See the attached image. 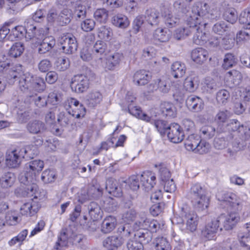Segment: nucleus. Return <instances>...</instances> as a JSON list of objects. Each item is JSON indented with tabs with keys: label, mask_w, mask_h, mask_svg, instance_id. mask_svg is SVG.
<instances>
[{
	"label": "nucleus",
	"mask_w": 250,
	"mask_h": 250,
	"mask_svg": "<svg viewBox=\"0 0 250 250\" xmlns=\"http://www.w3.org/2000/svg\"><path fill=\"white\" fill-rule=\"evenodd\" d=\"M219 17L217 8L209 5L206 2L198 1L192 6L187 16L186 22L191 29V33H194L193 41L195 44L202 45L207 40V34L202 31L207 23L202 22V20L216 21Z\"/></svg>",
	"instance_id": "obj_1"
},
{
	"label": "nucleus",
	"mask_w": 250,
	"mask_h": 250,
	"mask_svg": "<svg viewBox=\"0 0 250 250\" xmlns=\"http://www.w3.org/2000/svg\"><path fill=\"white\" fill-rule=\"evenodd\" d=\"M216 196L218 200L221 202L222 206L226 207L227 210L234 212L229 214H222L217 218L220 225L225 230L231 229L239 220L236 212L242 210L245 202L232 192L222 191L219 192Z\"/></svg>",
	"instance_id": "obj_2"
},
{
	"label": "nucleus",
	"mask_w": 250,
	"mask_h": 250,
	"mask_svg": "<svg viewBox=\"0 0 250 250\" xmlns=\"http://www.w3.org/2000/svg\"><path fill=\"white\" fill-rule=\"evenodd\" d=\"M7 78L9 79H20L19 87L23 92H41L43 91L46 87L43 78L34 76L28 72L23 73L22 71V66L20 64H16L8 70Z\"/></svg>",
	"instance_id": "obj_3"
},
{
	"label": "nucleus",
	"mask_w": 250,
	"mask_h": 250,
	"mask_svg": "<svg viewBox=\"0 0 250 250\" xmlns=\"http://www.w3.org/2000/svg\"><path fill=\"white\" fill-rule=\"evenodd\" d=\"M25 37L27 40L32 41L35 46L37 45V52L39 54H44L49 52L56 44V40L53 37H44L43 29H37L35 25L27 27Z\"/></svg>",
	"instance_id": "obj_4"
},
{
	"label": "nucleus",
	"mask_w": 250,
	"mask_h": 250,
	"mask_svg": "<svg viewBox=\"0 0 250 250\" xmlns=\"http://www.w3.org/2000/svg\"><path fill=\"white\" fill-rule=\"evenodd\" d=\"M189 196L196 210L202 211L208 208L209 198L207 196L206 189L200 184L196 183L191 187Z\"/></svg>",
	"instance_id": "obj_5"
},
{
	"label": "nucleus",
	"mask_w": 250,
	"mask_h": 250,
	"mask_svg": "<svg viewBox=\"0 0 250 250\" xmlns=\"http://www.w3.org/2000/svg\"><path fill=\"white\" fill-rule=\"evenodd\" d=\"M173 223L182 224H186V229L188 231L193 232L196 229L198 224L197 215L193 211L189 210L186 206L182 207L180 212L179 217H175L172 220Z\"/></svg>",
	"instance_id": "obj_6"
},
{
	"label": "nucleus",
	"mask_w": 250,
	"mask_h": 250,
	"mask_svg": "<svg viewBox=\"0 0 250 250\" xmlns=\"http://www.w3.org/2000/svg\"><path fill=\"white\" fill-rule=\"evenodd\" d=\"M44 167V162L40 160H35L27 163L24 168V172L21 173L19 179L21 182L28 181L34 182L37 181L40 172Z\"/></svg>",
	"instance_id": "obj_7"
},
{
	"label": "nucleus",
	"mask_w": 250,
	"mask_h": 250,
	"mask_svg": "<svg viewBox=\"0 0 250 250\" xmlns=\"http://www.w3.org/2000/svg\"><path fill=\"white\" fill-rule=\"evenodd\" d=\"M128 224H125L124 226H121L119 228L120 232L123 231L124 234L126 236H133L134 239H138V241L142 243H148L151 241L152 235L151 233L144 227H139L137 229L135 228L134 225H133V231H132L129 228Z\"/></svg>",
	"instance_id": "obj_8"
},
{
	"label": "nucleus",
	"mask_w": 250,
	"mask_h": 250,
	"mask_svg": "<svg viewBox=\"0 0 250 250\" xmlns=\"http://www.w3.org/2000/svg\"><path fill=\"white\" fill-rule=\"evenodd\" d=\"M29 147H17L8 149L6 154V165L11 168H16L21 163L22 160L29 152Z\"/></svg>",
	"instance_id": "obj_9"
},
{
	"label": "nucleus",
	"mask_w": 250,
	"mask_h": 250,
	"mask_svg": "<svg viewBox=\"0 0 250 250\" xmlns=\"http://www.w3.org/2000/svg\"><path fill=\"white\" fill-rule=\"evenodd\" d=\"M239 21L244 25V30H241L237 34V42L247 40L250 38V9H246L241 12Z\"/></svg>",
	"instance_id": "obj_10"
},
{
	"label": "nucleus",
	"mask_w": 250,
	"mask_h": 250,
	"mask_svg": "<svg viewBox=\"0 0 250 250\" xmlns=\"http://www.w3.org/2000/svg\"><path fill=\"white\" fill-rule=\"evenodd\" d=\"M103 191V188L98 183L97 180L93 179L87 191L82 192L79 196L78 201L81 203H83L87 200L98 198L102 195Z\"/></svg>",
	"instance_id": "obj_11"
},
{
	"label": "nucleus",
	"mask_w": 250,
	"mask_h": 250,
	"mask_svg": "<svg viewBox=\"0 0 250 250\" xmlns=\"http://www.w3.org/2000/svg\"><path fill=\"white\" fill-rule=\"evenodd\" d=\"M62 49L66 54L74 53L78 47V43L76 38L72 34L67 33L63 34L59 39Z\"/></svg>",
	"instance_id": "obj_12"
},
{
	"label": "nucleus",
	"mask_w": 250,
	"mask_h": 250,
	"mask_svg": "<svg viewBox=\"0 0 250 250\" xmlns=\"http://www.w3.org/2000/svg\"><path fill=\"white\" fill-rule=\"evenodd\" d=\"M71 87L77 93H83L89 87V80L85 75H76L71 79Z\"/></svg>",
	"instance_id": "obj_13"
},
{
	"label": "nucleus",
	"mask_w": 250,
	"mask_h": 250,
	"mask_svg": "<svg viewBox=\"0 0 250 250\" xmlns=\"http://www.w3.org/2000/svg\"><path fill=\"white\" fill-rule=\"evenodd\" d=\"M170 89V81L166 78H157L147 86L148 92H153L158 90L161 93L166 94Z\"/></svg>",
	"instance_id": "obj_14"
},
{
	"label": "nucleus",
	"mask_w": 250,
	"mask_h": 250,
	"mask_svg": "<svg viewBox=\"0 0 250 250\" xmlns=\"http://www.w3.org/2000/svg\"><path fill=\"white\" fill-rule=\"evenodd\" d=\"M164 224L159 223L157 220L146 218L145 217H141L135 223V228L144 227L146 228L151 233L156 232L159 229H162Z\"/></svg>",
	"instance_id": "obj_15"
},
{
	"label": "nucleus",
	"mask_w": 250,
	"mask_h": 250,
	"mask_svg": "<svg viewBox=\"0 0 250 250\" xmlns=\"http://www.w3.org/2000/svg\"><path fill=\"white\" fill-rule=\"evenodd\" d=\"M168 139L174 143L181 142L184 138V134L181 126L177 124H171L167 131Z\"/></svg>",
	"instance_id": "obj_16"
},
{
	"label": "nucleus",
	"mask_w": 250,
	"mask_h": 250,
	"mask_svg": "<svg viewBox=\"0 0 250 250\" xmlns=\"http://www.w3.org/2000/svg\"><path fill=\"white\" fill-rule=\"evenodd\" d=\"M219 228L220 230L223 229L217 218H214L207 224L205 229L202 231V235L208 240L214 239Z\"/></svg>",
	"instance_id": "obj_17"
},
{
	"label": "nucleus",
	"mask_w": 250,
	"mask_h": 250,
	"mask_svg": "<svg viewBox=\"0 0 250 250\" xmlns=\"http://www.w3.org/2000/svg\"><path fill=\"white\" fill-rule=\"evenodd\" d=\"M145 121L153 125L157 131L161 135L165 134L168 130L169 125H168L166 121L158 119L156 116L144 115Z\"/></svg>",
	"instance_id": "obj_18"
},
{
	"label": "nucleus",
	"mask_w": 250,
	"mask_h": 250,
	"mask_svg": "<svg viewBox=\"0 0 250 250\" xmlns=\"http://www.w3.org/2000/svg\"><path fill=\"white\" fill-rule=\"evenodd\" d=\"M140 178L142 187L146 191H150L156 184V177L151 171L143 172Z\"/></svg>",
	"instance_id": "obj_19"
},
{
	"label": "nucleus",
	"mask_w": 250,
	"mask_h": 250,
	"mask_svg": "<svg viewBox=\"0 0 250 250\" xmlns=\"http://www.w3.org/2000/svg\"><path fill=\"white\" fill-rule=\"evenodd\" d=\"M186 105L188 108L193 112H199L202 110L204 106L202 100L195 96H189L186 100Z\"/></svg>",
	"instance_id": "obj_20"
},
{
	"label": "nucleus",
	"mask_w": 250,
	"mask_h": 250,
	"mask_svg": "<svg viewBox=\"0 0 250 250\" xmlns=\"http://www.w3.org/2000/svg\"><path fill=\"white\" fill-rule=\"evenodd\" d=\"M191 59L196 63H204L208 58V52L205 49L198 47L193 49L191 53Z\"/></svg>",
	"instance_id": "obj_21"
},
{
	"label": "nucleus",
	"mask_w": 250,
	"mask_h": 250,
	"mask_svg": "<svg viewBox=\"0 0 250 250\" xmlns=\"http://www.w3.org/2000/svg\"><path fill=\"white\" fill-rule=\"evenodd\" d=\"M124 243L123 237L119 235L108 236L103 242L104 246L106 249L113 250L120 247Z\"/></svg>",
	"instance_id": "obj_22"
},
{
	"label": "nucleus",
	"mask_w": 250,
	"mask_h": 250,
	"mask_svg": "<svg viewBox=\"0 0 250 250\" xmlns=\"http://www.w3.org/2000/svg\"><path fill=\"white\" fill-rule=\"evenodd\" d=\"M40 205L32 199L31 202L23 204L21 207V214L26 216H32L37 212L40 208Z\"/></svg>",
	"instance_id": "obj_23"
},
{
	"label": "nucleus",
	"mask_w": 250,
	"mask_h": 250,
	"mask_svg": "<svg viewBox=\"0 0 250 250\" xmlns=\"http://www.w3.org/2000/svg\"><path fill=\"white\" fill-rule=\"evenodd\" d=\"M145 18L147 23L151 26L158 25L161 21L159 12L155 8H149L145 12Z\"/></svg>",
	"instance_id": "obj_24"
},
{
	"label": "nucleus",
	"mask_w": 250,
	"mask_h": 250,
	"mask_svg": "<svg viewBox=\"0 0 250 250\" xmlns=\"http://www.w3.org/2000/svg\"><path fill=\"white\" fill-rule=\"evenodd\" d=\"M123 58L122 53L115 52L109 55L106 59L104 68L107 70H113L118 65Z\"/></svg>",
	"instance_id": "obj_25"
},
{
	"label": "nucleus",
	"mask_w": 250,
	"mask_h": 250,
	"mask_svg": "<svg viewBox=\"0 0 250 250\" xmlns=\"http://www.w3.org/2000/svg\"><path fill=\"white\" fill-rule=\"evenodd\" d=\"M105 188L109 193L115 197H121L122 195L121 188L118 187L117 181L112 178L106 180Z\"/></svg>",
	"instance_id": "obj_26"
},
{
	"label": "nucleus",
	"mask_w": 250,
	"mask_h": 250,
	"mask_svg": "<svg viewBox=\"0 0 250 250\" xmlns=\"http://www.w3.org/2000/svg\"><path fill=\"white\" fill-rule=\"evenodd\" d=\"M103 98V95L100 91L92 90L86 96V104L89 107H95L101 103Z\"/></svg>",
	"instance_id": "obj_27"
},
{
	"label": "nucleus",
	"mask_w": 250,
	"mask_h": 250,
	"mask_svg": "<svg viewBox=\"0 0 250 250\" xmlns=\"http://www.w3.org/2000/svg\"><path fill=\"white\" fill-rule=\"evenodd\" d=\"M151 79L148 72L144 70L137 71L133 76V82L137 85H144L147 84Z\"/></svg>",
	"instance_id": "obj_28"
},
{
	"label": "nucleus",
	"mask_w": 250,
	"mask_h": 250,
	"mask_svg": "<svg viewBox=\"0 0 250 250\" xmlns=\"http://www.w3.org/2000/svg\"><path fill=\"white\" fill-rule=\"evenodd\" d=\"M230 87H233L238 85L242 80V75L241 73L236 70H232L228 72L226 75Z\"/></svg>",
	"instance_id": "obj_29"
},
{
	"label": "nucleus",
	"mask_w": 250,
	"mask_h": 250,
	"mask_svg": "<svg viewBox=\"0 0 250 250\" xmlns=\"http://www.w3.org/2000/svg\"><path fill=\"white\" fill-rule=\"evenodd\" d=\"M107 52L106 44L101 41H97L93 46L92 53L95 57L102 59Z\"/></svg>",
	"instance_id": "obj_30"
},
{
	"label": "nucleus",
	"mask_w": 250,
	"mask_h": 250,
	"mask_svg": "<svg viewBox=\"0 0 250 250\" xmlns=\"http://www.w3.org/2000/svg\"><path fill=\"white\" fill-rule=\"evenodd\" d=\"M173 10L177 13L186 14L185 21H186L187 16L191 11H188L189 5L185 0H175L173 3Z\"/></svg>",
	"instance_id": "obj_31"
},
{
	"label": "nucleus",
	"mask_w": 250,
	"mask_h": 250,
	"mask_svg": "<svg viewBox=\"0 0 250 250\" xmlns=\"http://www.w3.org/2000/svg\"><path fill=\"white\" fill-rule=\"evenodd\" d=\"M155 40L161 42H167L170 38V33L167 28H158L154 32L153 35Z\"/></svg>",
	"instance_id": "obj_32"
},
{
	"label": "nucleus",
	"mask_w": 250,
	"mask_h": 250,
	"mask_svg": "<svg viewBox=\"0 0 250 250\" xmlns=\"http://www.w3.org/2000/svg\"><path fill=\"white\" fill-rule=\"evenodd\" d=\"M116 218L112 216L106 217L103 221L101 230L104 233L110 232L115 228Z\"/></svg>",
	"instance_id": "obj_33"
},
{
	"label": "nucleus",
	"mask_w": 250,
	"mask_h": 250,
	"mask_svg": "<svg viewBox=\"0 0 250 250\" xmlns=\"http://www.w3.org/2000/svg\"><path fill=\"white\" fill-rule=\"evenodd\" d=\"M98 38L105 41H110L113 36L112 29L106 25H102L97 29Z\"/></svg>",
	"instance_id": "obj_34"
},
{
	"label": "nucleus",
	"mask_w": 250,
	"mask_h": 250,
	"mask_svg": "<svg viewBox=\"0 0 250 250\" xmlns=\"http://www.w3.org/2000/svg\"><path fill=\"white\" fill-rule=\"evenodd\" d=\"M89 214L94 221L98 220L102 216V211L98 204L94 202H91L88 206Z\"/></svg>",
	"instance_id": "obj_35"
},
{
	"label": "nucleus",
	"mask_w": 250,
	"mask_h": 250,
	"mask_svg": "<svg viewBox=\"0 0 250 250\" xmlns=\"http://www.w3.org/2000/svg\"><path fill=\"white\" fill-rule=\"evenodd\" d=\"M31 25H27L26 29L22 26H15L9 33V35L8 36V39L11 41H14L21 38L23 36L25 31V33L26 32L27 27H30Z\"/></svg>",
	"instance_id": "obj_36"
},
{
	"label": "nucleus",
	"mask_w": 250,
	"mask_h": 250,
	"mask_svg": "<svg viewBox=\"0 0 250 250\" xmlns=\"http://www.w3.org/2000/svg\"><path fill=\"white\" fill-rule=\"evenodd\" d=\"M112 23L115 26L122 28H126L129 24L127 17L121 14L115 15L112 17Z\"/></svg>",
	"instance_id": "obj_37"
},
{
	"label": "nucleus",
	"mask_w": 250,
	"mask_h": 250,
	"mask_svg": "<svg viewBox=\"0 0 250 250\" xmlns=\"http://www.w3.org/2000/svg\"><path fill=\"white\" fill-rule=\"evenodd\" d=\"M162 16L164 17L166 25L169 28L175 26L179 21V19L174 17L168 9L165 8L162 12Z\"/></svg>",
	"instance_id": "obj_38"
},
{
	"label": "nucleus",
	"mask_w": 250,
	"mask_h": 250,
	"mask_svg": "<svg viewBox=\"0 0 250 250\" xmlns=\"http://www.w3.org/2000/svg\"><path fill=\"white\" fill-rule=\"evenodd\" d=\"M16 180L15 174L12 172H7L0 178V184L3 188L11 187Z\"/></svg>",
	"instance_id": "obj_39"
},
{
	"label": "nucleus",
	"mask_w": 250,
	"mask_h": 250,
	"mask_svg": "<svg viewBox=\"0 0 250 250\" xmlns=\"http://www.w3.org/2000/svg\"><path fill=\"white\" fill-rule=\"evenodd\" d=\"M172 75L175 78L182 77L186 72V67L184 63L179 62H174L171 66Z\"/></svg>",
	"instance_id": "obj_40"
},
{
	"label": "nucleus",
	"mask_w": 250,
	"mask_h": 250,
	"mask_svg": "<svg viewBox=\"0 0 250 250\" xmlns=\"http://www.w3.org/2000/svg\"><path fill=\"white\" fill-rule=\"evenodd\" d=\"M241 126L240 123L237 120L232 119L230 120L228 123L226 129L224 128H222V127L220 128H218L217 129V132L219 133L226 131H228L229 132H235L238 130V132H240Z\"/></svg>",
	"instance_id": "obj_41"
},
{
	"label": "nucleus",
	"mask_w": 250,
	"mask_h": 250,
	"mask_svg": "<svg viewBox=\"0 0 250 250\" xmlns=\"http://www.w3.org/2000/svg\"><path fill=\"white\" fill-rule=\"evenodd\" d=\"M154 244L156 250H170L171 246L167 239L163 236H159L154 240Z\"/></svg>",
	"instance_id": "obj_42"
},
{
	"label": "nucleus",
	"mask_w": 250,
	"mask_h": 250,
	"mask_svg": "<svg viewBox=\"0 0 250 250\" xmlns=\"http://www.w3.org/2000/svg\"><path fill=\"white\" fill-rule=\"evenodd\" d=\"M27 129L31 133L37 134L44 130V125L41 121L35 120L28 124Z\"/></svg>",
	"instance_id": "obj_43"
},
{
	"label": "nucleus",
	"mask_w": 250,
	"mask_h": 250,
	"mask_svg": "<svg viewBox=\"0 0 250 250\" xmlns=\"http://www.w3.org/2000/svg\"><path fill=\"white\" fill-rule=\"evenodd\" d=\"M200 137L196 134H192L186 139L185 146L188 150L193 151L200 140Z\"/></svg>",
	"instance_id": "obj_44"
},
{
	"label": "nucleus",
	"mask_w": 250,
	"mask_h": 250,
	"mask_svg": "<svg viewBox=\"0 0 250 250\" xmlns=\"http://www.w3.org/2000/svg\"><path fill=\"white\" fill-rule=\"evenodd\" d=\"M86 9L84 6L76 4L73 11L72 17L76 21H80L85 18Z\"/></svg>",
	"instance_id": "obj_45"
},
{
	"label": "nucleus",
	"mask_w": 250,
	"mask_h": 250,
	"mask_svg": "<svg viewBox=\"0 0 250 250\" xmlns=\"http://www.w3.org/2000/svg\"><path fill=\"white\" fill-rule=\"evenodd\" d=\"M67 112L73 117L79 119L84 117L86 110L83 105L79 103L78 104H77L73 106Z\"/></svg>",
	"instance_id": "obj_46"
},
{
	"label": "nucleus",
	"mask_w": 250,
	"mask_h": 250,
	"mask_svg": "<svg viewBox=\"0 0 250 250\" xmlns=\"http://www.w3.org/2000/svg\"><path fill=\"white\" fill-rule=\"evenodd\" d=\"M162 113L166 116L174 117L176 115V110L175 106L169 103L164 102L161 104Z\"/></svg>",
	"instance_id": "obj_47"
},
{
	"label": "nucleus",
	"mask_w": 250,
	"mask_h": 250,
	"mask_svg": "<svg viewBox=\"0 0 250 250\" xmlns=\"http://www.w3.org/2000/svg\"><path fill=\"white\" fill-rule=\"evenodd\" d=\"M54 66L57 71H64L70 66L69 60L67 58L60 57L55 62Z\"/></svg>",
	"instance_id": "obj_48"
},
{
	"label": "nucleus",
	"mask_w": 250,
	"mask_h": 250,
	"mask_svg": "<svg viewBox=\"0 0 250 250\" xmlns=\"http://www.w3.org/2000/svg\"><path fill=\"white\" fill-rule=\"evenodd\" d=\"M136 215L137 213L135 210L128 206V208L124 209L122 214V219L125 222L129 224L130 222L134 221Z\"/></svg>",
	"instance_id": "obj_49"
},
{
	"label": "nucleus",
	"mask_w": 250,
	"mask_h": 250,
	"mask_svg": "<svg viewBox=\"0 0 250 250\" xmlns=\"http://www.w3.org/2000/svg\"><path fill=\"white\" fill-rule=\"evenodd\" d=\"M191 33V29L188 27H179L173 32V37L177 40L184 39Z\"/></svg>",
	"instance_id": "obj_50"
},
{
	"label": "nucleus",
	"mask_w": 250,
	"mask_h": 250,
	"mask_svg": "<svg viewBox=\"0 0 250 250\" xmlns=\"http://www.w3.org/2000/svg\"><path fill=\"white\" fill-rule=\"evenodd\" d=\"M215 127L209 125L203 126L200 130L201 136L206 139L212 138L215 135Z\"/></svg>",
	"instance_id": "obj_51"
},
{
	"label": "nucleus",
	"mask_w": 250,
	"mask_h": 250,
	"mask_svg": "<svg viewBox=\"0 0 250 250\" xmlns=\"http://www.w3.org/2000/svg\"><path fill=\"white\" fill-rule=\"evenodd\" d=\"M72 13L70 10L65 8L59 13V25L64 26L68 24L71 21Z\"/></svg>",
	"instance_id": "obj_52"
},
{
	"label": "nucleus",
	"mask_w": 250,
	"mask_h": 250,
	"mask_svg": "<svg viewBox=\"0 0 250 250\" xmlns=\"http://www.w3.org/2000/svg\"><path fill=\"white\" fill-rule=\"evenodd\" d=\"M68 234L66 229H62L60 236L58 237V240L56 242L55 249L56 250H59V247H66L68 244Z\"/></svg>",
	"instance_id": "obj_53"
},
{
	"label": "nucleus",
	"mask_w": 250,
	"mask_h": 250,
	"mask_svg": "<svg viewBox=\"0 0 250 250\" xmlns=\"http://www.w3.org/2000/svg\"><path fill=\"white\" fill-rule=\"evenodd\" d=\"M23 43L18 42L14 43L9 51V55L12 57L17 58L21 56L24 51Z\"/></svg>",
	"instance_id": "obj_54"
},
{
	"label": "nucleus",
	"mask_w": 250,
	"mask_h": 250,
	"mask_svg": "<svg viewBox=\"0 0 250 250\" xmlns=\"http://www.w3.org/2000/svg\"><path fill=\"white\" fill-rule=\"evenodd\" d=\"M154 167L159 170L161 179L163 182L169 180L170 173L164 163H158L154 165Z\"/></svg>",
	"instance_id": "obj_55"
},
{
	"label": "nucleus",
	"mask_w": 250,
	"mask_h": 250,
	"mask_svg": "<svg viewBox=\"0 0 250 250\" xmlns=\"http://www.w3.org/2000/svg\"><path fill=\"white\" fill-rule=\"evenodd\" d=\"M108 12L104 8L97 9L94 13L95 19L98 22L105 23L108 18Z\"/></svg>",
	"instance_id": "obj_56"
},
{
	"label": "nucleus",
	"mask_w": 250,
	"mask_h": 250,
	"mask_svg": "<svg viewBox=\"0 0 250 250\" xmlns=\"http://www.w3.org/2000/svg\"><path fill=\"white\" fill-rule=\"evenodd\" d=\"M197 146L193 150V152L200 154H203L209 151L210 146L208 143L204 140H200Z\"/></svg>",
	"instance_id": "obj_57"
},
{
	"label": "nucleus",
	"mask_w": 250,
	"mask_h": 250,
	"mask_svg": "<svg viewBox=\"0 0 250 250\" xmlns=\"http://www.w3.org/2000/svg\"><path fill=\"white\" fill-rule=\"evenodd\" d=\"M56 174L55 171L51 169H45L43 171L41 179L44 183H49L55 181Z\"/></svg>",
	"instance_id": "obj_58"
},
{
	"label": "nucleus",
	"mask_w": 250,
	"mask_h": 250,
	"mask_svg": "<svg viewBox=\"0 0 250 250\" xmlns=\"http://www.w3.org/2000/svg\"><path fill=\"white\" fill-rule=\"evenodd\" d=\"M128 110L130 114L144 121V115H147L142 112L140 107L134 105L133 104H129L128 105Z\"/></svg>",
	"instance_id": "obj_59"
},
{
	"label": "nucleus",
	"mask_w": 250,
	"mask_h": 250,
	"mask_svg": "<svg viewBox=\"0 0 250 250\" xmlns=\"http://www.w3.org/2000/svg\"><path fill=\"white\" fill-rule=\"evenodd\" d=\"M240 89V96L244 101L245 102L250 101V81H246V85L241 86Z\"/></svg>",
	"instance_id": "obj_60"
},
{
	"label": "nucleus",
	"mask_w": 250,
	"mask_h": 250,
	"mask_svg": "<svg viewBox=\"0 0 250 250\" xmlns=\"http://www.w3.org/2000/svg\"><path fill=\"white\" fill-rule=\"evenodd\" d=\"M37 181L34 182L26 181V182H21L27 186L26 188L27 194L29 196H34V198H37V196L35 195L36 192L38 189V186L36 184Z\"/></svg>",
	"instance_id": "obj_61"
},
{
	"label": "nucleus",
	"mask_w": 250,
	"mask_h": 250,
	"mask_svg": "<svg viewBox=\"0 0 250 250\" xmlns=\"http://www.w3.org/2000/svg\"><path fill=\"white\" fill-rule=\"evenodd\" d=\"M224 19L231 23H234L237 19L236 10L233 8H229L224 13Z\"/></svg>",
	"instance_id": "obj_62"
},
{
	"label": "nucleus",
	"mask_w": 250,
	"mask_h": 250,
	"mask_svg": "<svg viewBox=\"0 0 250 250\" xmlns=\"http://www.w3.org/2000/svg\"><path fill=\"white\" fill-rule=\"evenodd\" d=\"M229 93L226 89H221L216 93V99L219 104H225L229 98Z\"/></svg>",
	"instance_id": "obj_63"
},
{
	"label": "nucleus",
	"mask_w": 250,
	"mask_h": 250,
	"mask_svg": "<svg viewBox=\"0 0 250 250\" xmlns=\"http://www.w3.org/2000/svg\"><path fill=\"white\" fill-rule=\"evenodd\" d=\"M126 246L128 250H144L143 244L134 239V238H131L128 240Z\"/></svg>",
	"instance_id": "obj_64"
}]
</instances>
